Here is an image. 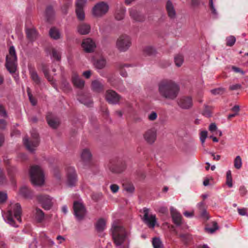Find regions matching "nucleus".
I'll use <instances>...</instances> for the list:
<instances>
[{
  "label": "nucleus",
  "instance_id": "c756f323",
  "mask_svg": "<svg viewBox=\"0 0 248 248\" xmlns=\"http://www.w3.org/2000/svg\"><path fill=\"white\" fill-rule=\"evenodd\" d=\"M130 15L132 18L134 20L141 21L142 20V18L141 17L138 11L133 8L130 10Z\"/></svg>",
  "mask_w": 248,
  "mask_h": 248
},
{
  "label": "nucleus",
  "instance_id": "c9c22d12",
  "mask_svg": "<svg viewBox=\"0 0 248 248\" xmlns=\"http://www.w3.org/2000/svg\"><path fill=\"white\" fill-rule=\"evenodd\" d=\"M242 162L241 158L239 155H237L234 160V167L236 169H240L242 167Z\"/></svg>",
  "mask_w": 248,
  "mask_h": 248
},
{
  "label": "nucleus",
  "instance_id": "2eb2a0df",
  "mask_svg": "<svg viewBox=\"0 0 248 248\" xmlns=\"http://www.w3.org/2000/svg\"><path fill=\"white\" fill-rule=\"evenodd\" d=\"M179 106L183 109H189L193 105L192 98L190 97H183L181 98L178 102Z\"/></svg>",
  "mask_w": 248,
  "mask_h": 248
},
{
  "label": "nucleus",
  "instance_id": "9b49d317",
  "mask_svg": "<svg viewBox=\"0 0 248 248\" xmlns=\"http://www.w3.org/2000/svg\"><path fill=\"white\" fill-rule=\"evenodd\" d=\"M74 215L78 220H81L85 217L86 210L82 203L79 201L75 202L73 205Z\"/></svg>",
  "mask_w": 248,
  "mask_h": 248
},
{
  "label": "nucleus",
  "instance_id": "f03ea898",
  "mask_svg": "<svg viewBox=\"0 0 248 248\" xmlns=\"http://www.w3.org/2000/svg\"><path fill=\"white\" fill-rule=\"evenodd\" d=\"M179 91V85L171 80H163L158 84V92L160 95L168 100L175 99Z\"/></svg>",
  "mask_w": 248,
  "mask_h": 248
},
{
  "label": "nucleus",
  "instance_id": "f3484780",
  "mask_svg": "<svg viewBox=\"0 0 248 248\" xmlns=\"http://www.w3.org/2000/svg\"><path fill=\"white\" fill-rule=\"evenodd\" d=\"M170 210L174 223L177 225H180L182 223L181 215L172 207L170 208Z\"/></svg>",
  "mask_w": 248,
  "mask_h": 248
},
{
  "label": "nucleus",
  "instance_id": "3c124183",
  "mask_svg": "<svg viewBox=\"0 0 248 248\" xmlns=\"http://www.w3.org/2000/svg\"><path fill=\"white\" fill-rule=\"evenodd\" d=\"M28 95L29 98V100L32 105L34 106L36 104V100L32 97V96L30 92V89L28 88L27 89Z\"/></svg>",
  "mask_w": 248,
  "mask_h": 248
},
{
  "label": "nucleus",
  "instance_id": "338daca9",
  "mask_svg": "<svg viewBox=\"0 0 248 248\" xmlns=\"http://www.w3.org/2000/svg\"><path fill=\"white\" fill-rule=\"evenodd\" d=\"M205 203L203 202H201L197 204V207L200 210H202L205 209L204 208Z\"/></svg>",
  "mask_w": 248,
  "mask_h": 248
},
{
  "label": "nucleus",
  "instance_id": "2f4dec72",
  "mask_svg": "<svg viewBox=\"0 0 248 248\" xmlns=\"http://www.w3.org/2000/svg\"><path fill=\"white\" fill-rule=\"evenodd\" d=\"M35 217L38 222H41L44 219L45 214L42 210L37 208L36 209Z\"/></svg>",
  "mask_w": 248,
  "mask_h": 248
},
{
  "label": "nucleus",
  "instance_id": "ddd939ff",
  "mask_svg": "<svg viewBox=\"0 0 248 248\" xmlns=\"http://www.w3.org/2000/svg\"><path fill=\"white\" fill-rule=\"evenodd\" d=\"M106 99L110 104H117L121 99V96L113 90H108L106 92Z\"/></svg>",
  "mask_w": 248,
  "mask_h": 248
},
{
  "label": "nucleus",
  "instance_id": "4be33fe9",
  "mask_svg": "<svg viewBox=\"0 0 248 248\" xmlns=\"http://www.w3.org/2000/svg\"><path fill=\"white\" fill-rule=\"evenodd\" d=\"M92 156L90 151L87 148L83 149L80 154L81 158L84 162L89 161L92 158Z\"/></svg>",
  "mask_w": 248,
  "mask_h": 248
},
{
  "label": "nucleus",
  "instance_id": "a211bd4d",
  "mask_svg": "<svg viewBox=\"0 0 248 248\" xmlns=\"http://www.w3.org/2000/svg\"><path fill=\"white\" fill-rule=\"evenodd\" d=\"M78 32L82 35L88 34L91 30L90 26L86 23H81L78 27Z\"/></svg>",
  "mask_w": 248,
  "mask_h": 248
},
{
  "label": "nucleus",
  "instance_id": "5701e85b",
  "mask_svg": "<svg viewBox=\"0 0 248 248\" xmlns=\"http://www.w3.org/2000/svg\"><path fill=\"white\" fill-rule=\"evenodd\" d=\"M19 193L20 195L26 198H29L31 197L32 196V193L31 191L27 186H22L19 190Z\"/></svg>",
  "mask_w": 248,
  "mask_h": 248
},
{
  "label": "nucleus",
  "instance_id": "5fc2aeb1",
  "mask_svg": "<svg viewBox=\"0 0 248 248\" xmlns=\"http://www.w3.org/2000/svg\"><path fill=\"white\" fill-rule=\"evenodd\" d=\"M148 118L150 121H154L157 118V114L155 112L152 111L148 115Z\"/></svg>",
  "mask_w": 248,
  "mask_h": 248
},
{
  "label": "nucleus",
  "instance_id": "de8ad7c7",
  "mask_svg": "<svg viewBox=\"0 0 248 248\" xmlns=\"http://www.w3.org/2000/svg\"><path fill=\"white\" fill-rule=\"evenodd\" d=\"M209 6L211 9L212 14L214 15L215 17H217V12L214 5L213 0H210Z\"/></svg>",
  "mask_w": 248,
  "mask_h": 248
},
{
  "label": "nucleus",
  "instance_id": "c85d7f7f",
  "mask_svg": "<svg viewBox=\"0 0 248 248\" xmlns=\"http://www.w3.org/2000/svg\"><path fill=\"white\" fill-rule=\"evenodd\" d=\"M92 88L94 91L100 92L103 89V85L100 81L95 80L92 82Z\"/></svg>",
  "mask_w": 248,
  "mask_h": 248
},
{
  "label": "nucleus",
  "instance_id": "13d9d810",
  "mask_svg": "<svg viewBox=\"0 0 248 248\" xmlns=\"http://www.w3.org/2000/svg\"><path fill=\"white\" fill-rule=\"evenodd\" d=\"M110 188L112 192L115 193L118 192L119 189V187L116 184H112L110 185Z\"/></svg>",
  "mask_w": 248,
  "mask_h": 248
},
{
  "label": "nucleus",
  "instance_id": "49530a36",
  "mask_svg": "<svg viewBox=\"0 0 248 248\" xmlns=\"http://www.w3.org/2000/svg\"><path fill=\"white\" fill-rule=\"evenodd\" d=\"M218 229V227L217 226V222H214L213 223V227H212L206 228V231L210 233H213Z\"/></svg>",
  "mask_w": 248,
  "mask_h": 248
},
{
  "label": "nucleus",
  "instance_id": "0e129e2a",
  "mask_svg": "<svg viewBox=\"0 0 248 248\" xmlns=\"http://www.w3.org/2000/svg\"><path fill=\"white\" fill-rule=\"evenodd\" d=\"M238 212L241 216H247V213L245 208H238Z\"/></svg>",
  "mask_w": 248,
  "mask_h": 248
},
{
  "label": "nucleus",
  "instance_id": "cd10ccee",
  "mask_svg": "<svg viewBox=\"0 0 248 248\" xmlns=\"http://www.w3.org/2000/svg\"><path fill=\"white\" fill-rule=\"evenodd\" d=\"M125 9L123 7H120L115 12V18L118 20H122L124 16Z\"/></svg>",
  "mask_w": 248,
  "mask_h": 248
},
{
  "label": "nucleus",
  "instance_id": "6e6552de",
  "mask_svg": "<svg viewBox=\"0 0 248 248\" xmlns=\"http://www.w3.org/2000/svg\"><path fill=\"white\" fill-rule=\"evenodd\" d=\"M109 7L108 4L104 2L97 3L92 9V13L95 17H101L105 15L108 11Z\"/></svg>",
  "mask_w": 248,
  "mask_h": 248
},
{
  "label": "nucleus",
  "instance_id": "e2e57ef3",
  "mask_svg": "<svg viewBox=\"0 0 248 248\" xmlns=\"http://www.w3.org/2000/svg\"><path fill=\"white\" fill-rule=\"evenodd\" d=\"M240 194L242 196H244L247 193V189L244 186H241L239 188Z\"/></svg>",
  "mask_w": 248,
  "mask_h": 248
},
{
  "label": "nucleus",
  "instance_id": "393cba45",
  "mask_svg": "<svg viewBox=\"0 0 248 248\" xmlns=\"http://www.w3.org/2000/svg\"><path fill=\"white\" fill-rule=\"evenodd\" d=\"M97 232H102L106 229V221L103 218L99 219L95 224Z\"/></svg>",
  "mask_w": 248,
  "mask_h": 248
},
{
  "label": "nucleus",
  "instance_id": "bf43d9fd",
  "mask_svg": "<svg viewBox=\"0 0 248 248\" xmlns=\"http://www.w3.org/2000/svg\"><path fill=\"white\" fill-rule=\"evenodd\" d=\"M0 115L3 117H7V114L3 107L0 105Z\"/></svg>",
  "mask_w": 248,
  "mask_h": 248
},
{
  "label": "nucleus",
  "instance_id": "f8f14e48",
  "mask_svg": "<svg viewBox=\"0 0 248 248\" xmlns=\"http://www.w3.org/2000/svg\"><path fill=\"white\" fill-rule=\"evenodd\" d=\"M67 184L69 186H73L77 182V175L73 167H69L66 170Z\"/></svg>",
  "mask_w": 248,
  "mask_h": 248
},
{
  "label": "nucleus",
  "instance_id": "c03bdc74",
  "mask_svg": "<svg viewBox=\"0 0 248 248\" xmlns=\"http://www.w3.org/2000/svg\"><path fill=\"white\" fill-rule=\"evenodd\" d=\"M200 140L201 141L202 145H203L205 142V140L207 137V131H205V130L202 131L200 132Z\"/></svg>",
  "mask_w": 248,
  "mask_h": 248
},
{
  "label": "nucleus",
  "instance_id": "603ef678",
  "mask_svg": "<svg viewBox=\"0 0 248 248\" xmlns=\"http://www.w3.org/2000/svg\"><path fill=\"white\" fill-rule=\"evenodd\" d=\"M124 188L126 191L129 193H132L135 190L134 186L132 185H126Z\"/></svg>",
  "mask_w": 248,
  "mask_h": 248
},
{
  "label": "nucleus",
  "instance_id": "4d7b16f0",
  "mask_svg": "<svg viewBox=\"0 0 248 248\" xmlns=\"http://www.w3.org/2000/svg\"><path fill=\"white\" fill-rule=\"evenodd\" d=\"M224 90L222 88H217L212 90L211 92L214 94H221L223 93Z\"/></svg>",
  "mask_w": 248,
  "mask_h": 248
},
{
  "label": "nucleus",
  "instance_id": "8fccbe9b",
  "mask_svg": "<svg viewBox=\"0 0 248 248\" xmlns=\"http://www.w3.org/2000/svg\"><path fill=\"white\" fill-rule=\"evenodd\" d=\"M79 102H80L81 103L83 104L84 105L87 106H90L92 104V102L89 99L87 98H84V99H78Z\"/></svg>",
  "mask_w": 248,
  "mask_h": 248
},
{
  "label": "nucleus",
  "instance_id": "052dcab7",
  "mask_svg": "<svg viewBox=\"0 0 248 248\" xmlns=\"http://www.w3.org/2000/svg\"><path fill=\"white\" fill-rule=\"evenodd\" d=\"M241 87V85L239 84H236L234 85H231L230 86V89L231 90H237L238 89H240Z\"/></svg>",
  "mask_w": 248,
  "mask_h": 248
},
{
  "label": "nucleus",
  "instance_id": "37998d69",
  "mask_svg": "<svg viewBox=\"0 0 248 248\" xmlns=\"http://www.w3.org/2000/svg\"><path fill=\"white\" fill-rule=\"evenodd\" d=\"M202 114L203 115L206 117H211L212 115L211 108L207 106H205L203 110L202 111Z\"/></svg>",
  "mask_w": 248,
  "mask_h": 248
},
{
  "label": "nucleus",
  "instance_id": "4468645a",
  "mask_svg": "<svg viewBox=\"0 0 248 248\" xmlns=\"http://www.w3.org/2000/svg\"><path fill=\"white\" fill-rule=\"evenodd\" d=\"M82 47L86 52H91L96 47L95 42L91 38H86L83 40Z\"/></svg>",
  "mask_w": 248,
  "mask_h": 248
},
{
  "label": "nucleus",
  "instance_id": "f704fd0d",
  "mask_svg": "<svg viewBox=\"0 0 248 248\" xmlns=\"http://www.w3.org/2000/svg\"><path fill=\"white\" fill-rule=\"evenodd\" d=\"M232 173L230 170L227 171L226 173V184L229 187H232Z\"/></svg>",
  "mask_w": 248,
  "mask_h": 248
},
{
  "label": "nucleus",
  "instance_id": "473e14b6",
  "mask_svg": "<svg viewBox=\"0 0 248 248\" xmlns=\"http://www.w3.org/2000/svg\"><path fill=\"white\" fill-rule=\"evenodd\" d=\"M154 248H163V244L159 238H154L152 240Z\"/></svg>",
  "mask_w": 248,
  "mask_h": 248
},
{
  "label": "nucleus",
  "instance_id": "aec40b11",
  "mask_svg": "<svg viewBox=\"0 0 248 248\" xmlns=\"http://www.w3.org/2000/svg\"><path fill=\"white\" fill-rule=\"evenodd\" d=\"M72 82L76 87L79 88L83 87L84 85V81L81 79L76 73L73 74Z\"/></svg>",
  "mask_w": 248,
  "mask_h": 248
},
{
  "label": "nucleus",
  "instance_id": "20e7f679",
  "mask_svg": "<svg viewBox=\"0 0 248 248\" xmlns=\"http://www.w3.org/2000/svg\"><path fill=\"white\" fill-rule=\"evenodd\" d=\"M17 56L14 46H11L9 49L8 54L6 57L5 66L11 74H14L17 70Z\"/></svg>",
  "mask_w": 248,
  "mask_h": 248
},
{
  "label": "nucleus",
  "instance_id": "9d476101",
  "mask_svg": "<svg viewBox=\"0 0 248 248\" xmlns=\"http://www.w3.org/2000/svg\"><path fill=\"white\" fill-rule=\"evenodd\" d=\"M37 199L42 207L46 210H50L53 205V199L48 195H39L37 196Z\"/></svg>",
  "mask_w": 248,
  "mask_h": 248
},
{
  "label": "nucleus",
  "instance_id": "ea45409f",
  "mask_svg": "<svg viewBox=\"0 0 248 248\" xmlns=\"http://www.w3.org/2000/svg\"><path fill=\"white\" fill-rule=\"evenodd\" d=\"M125 67H129V65L125 64H120L118 66V68L120 71V75L123 77H126L127 76L126 72L123 70V69Z\"/></svg>",
  "mask_w": 248,
  "mask_h": 248
},
{
  "label": "nucleus",
  "instance_id": "0eeeda50",
  "mask_svg": "<svg viewBox=\"0 0 248 248\" xmlns=\"http://www.w3.org/2000/svg\"><path fill=\"white\" fill-rule=\"evenodd\" d=\"M131 44L130 36L126 34H123L117 39L116 46L120 51L125 52L130 48Z\"/></svg>",
  "mask_w": 248,
  "mask_h": 248
},
{
  "label": "nucleus",
  "instance_id": "a19ab883",
  "mask_svg": "<svg viewBox=\"0 0 248 248\" xmlns=\"http://www.w3.org/2000/svg\"><path fill=\"white\" fill-rule=\"evenodd\" d=\"M114 164L112 162L110 163L108 165V167L111 171L115 173H119L123 171V169H120L117 168H115L114 167Z\"/></svg>",
  "mask_w": 248,
  "mask_h": 248
},
{
  "label": "nucleus",
  "instance_id": "1a4fd4ad",
  "mask_svg": "<svg viewBox=\"0 0 248 248\" xmlns=\"http://www.w3.org/2000/svg\"><path fill=\"white\" fill-rule=\"evenodd\" d=\"M143 212L144 213L143 221L148 227L154 229L157 223L155 215L149 214V209L147 208H143Z\"/></svg>",
  "mask_w": 248,
  "mask_h": 248
},
{
  "label": "nucleus",
  "instance_id": "58836bf2",
  "mask_svg": "<svg viewBox=\"0 0 248 248\" xmlns=\"http://www.w3.org/2000/svg\"><path fill=\"white\" fill-rule=\"evenodd\" d=\"M54 14L53 9L51 6H48L46 7V16L47 18V20H49L51 17Z\"/></svg>",
  "mask_w": 248,
  "mask_h": 248
},
{
  "label": "nucleus",
  "instance_id": "72a5a7b5",
  "mask_svg": "<svg viewBox=\"0 0 248 248\" xmlns=\"http://www.w3.org/2000/svg\"><path fill=\"white\" fill-rule=\"evenodd\" d=\"M144 52L148 55H154L155 53L156 50L155 48L152 46H147L144 48Z\"/></svg>",
  "mask_w": 248,
  "mask_h": 248
},
{
  "label": "nucleus",
  "instance_id": "423d86ee",
  "mask_svg": "<svg viewBox=\"0 0 248 248\" xmlns=\"http://www.w3.org/2000/svg\"><path fill=\"white\" fill-rule=\"evenodd\" d=\"M31 140H29L27 138L23 139V143L26 148L31 152H34L39 145L38 134L36 130L31 132Z\"/></svg>",
  "mask_w": 248,
  "mask_h": 248
},
{
  "label": "nucleus",
  "instance_id": "39448f33",
  "mask_svg": "<svg viewBox=\"0 0 248 248\" xmlns=\"http://www.w3.org/2000/svg\"><path fill=\"white\" fill-rule=\"evenodd\" d=\"M31 183L35 186H42L45 182V175L42 169L38 166H32L30 170Z\"/></svg>",
  "mask_w": 248,
  "mask_h": 248
},
{
  "label": "nucleus",
  "instance_id": "7ed1b4c3",
  "mask_svg": "<svg viewBox=\"0 0 248 248\" xmlns=\"http://www.w3.org/2000/svg\"><path fill=\"white\" fill-rule=\"evenodd\" d=\"M22 213L21 207L18 203H12L10 205L6 213L2 214L4 221L11 226L17 227L14 218L19 222H21V215Z\"/></svg>",
  "mask_w": 248,
  "mask_h": 248
},
{
  "label": "nucleus",
  "instance_id": "412c9836",
  "mask_svg": "<svg viewBox=\"0 0 248 248\" xmlns=\"http://www.w3.org/2000/svg\"><path fill=\"white\" fill-rule=\"evenodd\" d=\"M166 9L168 16L171 18H174L176 16V12L172 2L168 0L166 3Z\"/></svg>",
  "mask_w": 248,
  "mask_h": 248
},
{
  "label": "nucleus",
  "instance_id": "09e8293b",
  "mask_svg": "<svg viewBox=\"0 0 248 248\" xmlns=\"http://www.w3.org/2000/svg\"><path fill=\"white\" fill-rule=\"evenodd\" d=\"M86 0H78L76 2V9H83Z\"/></svg>",
  "mask_w": 248,
  "mask_h": 248
},
{
  "label": "nucleus",
  "instance_id": "79ce46f5",
  "mask_svg": "<svg viewBox=\"0 0 248 248\" xmlns=\"http://www.w3.org/2000/svg\"><path fill=\"white\" fill-rule=\"evenodd\" d=\"M76 12L77 17L79 20H82L84 19L85 14L83 9H76Z\"/></svg>",
  "mask_w": 248,
  "mask_h": 248
},
{
  "label": "nucleus",
  "instance_id": "6e6d98bb",
  "mask_svg": "<svg viewBox=\"0 0 248 248\" xmlns=\"http://www.w3.org/2000/svg\"><path fill=\"white\" fill-rule=\"evenodd\" d=\"M200 211L202 217L206 220L209 219V217L205 209Z\"/></svg>",
  "mask_w": 248,
  "mask_h": 248
},
{
  "label": "nucleus",
  "instance_id": "7c9ffc66",
  "mask_svg": "<svg viewBox=\"0 0 248 248\" xmlns=\"http://www.w3.org/2000/svg\"><path fill=\"white\" fill-rule=\"evenodd\" d=\"M106 62L104 59L101 58L97 60L94 63V65L96 69H101L106 66Z\"/></svg>",
  "mask_w": 248,
  "mask_h": 248
},
{
  "label": "nucleus",
  "instance_id": "6ab92c4d",
  "mask_svg": "<svg viewBox=\"0 0 248 248\" xmlns=\"http://www.w3.org/2000/svg\"><path fill=\"white\" fill-rule=\"evenodd\" d=\"M47 123L53 128H56L59 124V121L53 117L51 113H48L46 116Z\"/></svg>",
  "mask_w": 248,
  "mask_h": 248
},
{
  "label": "nucleus",
  "instance_id": "774afa93",
  "mask_svg": "<svg viewBox=\"0 0 248 248\" xmlns=\"http://www.w3.org/2000/svg\"><path fill=\"white\" fill-rule=\"evenodd\" d=\"M71 3L70 2H68V3L63 5V6L62 7V10L64 13H65V14L66 13L67 10L71 6Z\"/></svg>",
  "mask_w": 248,
  "mask_h": 248
},
{
  "label": "nucleus",
  "instance_id": "bb28decb",
  "mask_svg": "<svg viewBox=\"0 0 248 248\" xmlns=\"http://www.w3.org/2000/svg\"><path fill=\"white\" fill-rule=\"evenodd\" d=\"M31 78L32 80L37 84L40 83L41 80L36 71L33 69H30L29 70Z\"/></svg>",
  "mask_w": 248,
  "mask_h": 248
},
{
  "label": "nucleus",
  "instance_id": "4c0bfd02",
  "mask_svg": "<svg viewBox=\"0 0 248 248\" xmlns=\"http://www.w3.org/2000/svg\"><path fill=\"white\" fill-rule=\"evenodd\" d=\"M183 57L181 55H177L174 57V62L177 66H181L183 64Z\"/></svg>",
  "mask_w": 248,
  "mask_h": 248
},
{
  "label": "nucleus",
  "instance_id": "f257e3e1",
  "mask_svg": "<svg viewBox=\"0 0 248 248\" xmlns=\"http://www.w3.org/2000/svg\"><path fill=\"white\" fill-rule=\"evenodd\" d=\"M113 239L116 247L128 248V232L118 222H114L111 229Z\"/></svg>",
  "mask_w": 248,
  "mask_h": 248
},
{
  "label": "nucleus",
  "instance_id": "e433bc0d",
  "mask_svg": "<svg viewBox=\"0 0 248 248\" xmlns=\"http://www.w3.org/2000/svg\"><path fill=\"white\" fill-rule=\"evenodd\" d=\"M61 52L60 50L53 48L52 50L51 57L52 59H55L57 61H60L61 60Z\"/></svg>",
  "mask_w": 248,
  "mask_h": 248
},
{
  "label": "nucleus",
  "instance_id": "b1692460",
  "mask_svg": "<svg viewBox=\"0 0 248 248\" xmlns=\"http://www.w3.org/2000/svg\"><path fill=\"white\" fill-rule=\"evenodd\" d=\"M49 34L50 37L54 40H58L61 37V34L60 31L55 27L52 28L50 29Z\"/></svg>",
  "mask_w": 248,
  "mask_h": 248
},
{
  "label": "nucleus",
  "instance_id": "a878e982",
  "mask_svg": "<svg viewBox=\"0 0 248 248\" xmlns=\"http://www.w3.org/2000/svg\"><path fill=\"white\" fill-rule=\"evenodd\" d=\"M26 32L28 38L31 41H33L37 37V32L34 29H27Z\"/></svg>",
  "mask_w": 248,
  "mask_h": 248
},
{
  "label": "nucleus",
  "instance_id": "69168bd1",
  "mask_svg": "<svg viewBox=\"0 0 248 248\" xmlns=\"http://www.w3.org/2000/svg\"><path fill=\"white\" fill-rule=\"evenodd\" d=\"M6 126V121L3 119H0V129H4Z\"/></svg>",
  "mask_w": 248,
  "mask_h": 248
},
{
  "label": "nucleus",
  "instance_id": "864d4df0",
  "mask_svg": "<svg viewBox=\"0 0 248 248\" xmlns=\"http://www.w3.org/2000/svg\"><path fill=\"white\" fill-rule=\"evenodd\" d=\"M7 198V193L3 192H0V203L4 202Z\"/></svg>",
  "mask_w": 248,
  "mask_h": 248
},
{
  "label": "nucleus",
  "instance_id": "680f3d73",
  "mask_svg": "<svg viewBox=\"0 0 248 248\" xmlns=\"http://www.w3.org/2000/svg\"><path fill=\"white\" fill-rule=\"evenodd\" d=\"M209 130L211 132H213L217 130V127L215 124L212 123L209 126Z\"/></svg>",
  "mask_w": 248,
  "mask_h": 248
},
{
  "label": "nucleus",
  "instance_id": "a18cd8bd",
  "mask_svg": "<svg viewBox=\"0 0 248 248\" xmlns=\"http://www.w3.org/2000/svg\"><path fill=\"white\" fill-rule=\"evenodd\" d=\"M226 41H227V43H226L227 46H232L234 44L236 39H235V38L234 36H230L227 38Z\"/></svg>",
  "mask_w": 248,
  "mask_h": 248
},
{
  "label": "nucleus",
  "instance_id": "dca6fc26",
  "mask_svg": "<svg viewBox=\"0 0 248 248\" xmlns=\"http://www.w3.org/2000/svg\"><path fill=\"white\" fill-rule=\"evenodd\" d=\"M156 131L153 129L148 130L144 135V140L150 144H152L156 140Z\"/></svg>",
  "mask_w": 248,
  "mask_h": 248
}]
</instances>
